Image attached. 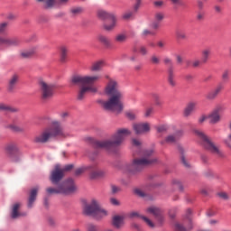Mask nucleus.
Returning a JSON list of instances; mask_svg holds the SVG:
<instances>
[{
  "instance_id": "56",
  "label": "nucleus",
  "mask_w": 231,
  "mask_h": 231,
  "mask_svg": "<svg viewBox=\"0 0 231 231\" xmlns=\"http://www.w3.org/2000/svg\"><path fill=\"white\" fill-rule=\"evenodd\" d=\"M111 189H112V194H118V192H122V188L116 185H113Z\"/></svg>"
},
{
  "instance_id": "18",
  "label": "nucleus",
  "mask_w": 231,
  "mask_h": 231,
  "mask_svg": "<svg viewBox=\"0 0 231 231\" xmlns=\"http://www.w3.org/2000/svg\"><path fill=\"white\" fill-rule=\"evenodd\" d=\"M37 194H39V188H33L30 190L27 200L28 208H33V203L37 200Z\"/></svg>"
},
{
  "instance_id": "51",
  "label": "nucleus",
  "mask_w": 231,
  "mask_h": 231,
  "mask_svg": "<svg viewBox=\"0 0 231 231\" xmlns=\"http://www.w3.org/2000/svg\"><path fill=\"white\" fill-rule=\"evenodd\" d=\"M9 129H11V131H14V133H23V128L15 125H9Z\"/></svg>"
},
{
  "instance_id": "4",
  "label": "nucleus",
  "mask_w": 231,
  "mask_h": 231,
  "mask_svg": "<svg viewBox=\"0 0 231 231\" xmlns=\"http://www.w3.org/2000/svg\"><path fill=\"white\" fill-rule=\"evenodd\" d=\"M154 151L146 150L143 152V158H135L133 160L132 163L126 166V171L128 172H142L143 169L151 167V165H155L158 162V159L152 156Z\"/></svg>"
},
{
  "instance_id": "50",
  "label": "nucleus",
  "mask_w": 231,
  "mask_h": 231,
  "mask_svg": "<svg viewBox=\"0 0 231 231\" xmlns=\"http://www.w3.org/2000/svg\"><path fill=\"white\" fill-rule=\"evenodd\" d=\"M148 35H156V32L149 30V29H144L142 32L143 37H148Z\"/></svg>"
},
{
  "instance_id": "7",
  "label": "nucleus",
  "mask_w": 231,
  "mask_h": 231,
  "mask_svg": "<svg viewBox=\"0 0 231 231\" xmlns=\"http://www.w3.org/2000/svg\"><path fill=\"white\" fill-rule=\"evenodd\" d=\"M83 212L86 216H92L96 219H102V217L107 216V210L102 208L100 202L97 199H92L90 203L87 204L84 207Z\"/></svg>"
},
{
  "instance_id": "39",
  "label": "nucleus",
  "mask_w": 231,
  "mask_h": 231,
  "mask_svg": "<svg viewBox=\"0 0 231 231\" xmlns=\"http://www.w3.org/2000/svg\"><path fill=\"white\" fill-rule=\"evenodd\" d=\"M163 63L165 64V66H168V69H174V63H172V59L169 58V57H165L163 59Z\"/></svg>"
},
{
  "instance_id": "34",
  "label": "nucleus",
  "mask_w": 231,
  "mask_h": 231,
  "mask_svg": "<svg viewBox=\"0 0 231 231\" xmlns=\"http://www.w3.org/2000/svg\"><path fill=\"white\" fill-rule=\"evenodd\" d=\"M97 41L101 42V44H104V46H110L111 42L109 41V38L104 34L97 35Z\"/></svg>"
},
{
  "instance_id": "19",
  "label": "nucleus",
  "mask_w": 231,
  "mask_h": 231,
  "mask_svg": "<svg viewBox=\"0 0 231 231\" xmlns=\"http://www.w3.org/2000/svg\"><path fill=\"white\" fill-rule=\"evenodd\" d=\"M146 212L148 214H152V216H154V217L160 222L163 221V217L162 216V209H160V208L151 206L146 209Z\"/></svg>"
},
{
  "instance_id": "13",
  "label": "nucleus",
  "mask_w": 231,
  "mask_h": 231,
  "mask_svg": "<svg viewBox=\"0 0 231 231\" xmlns=\"http://www.w3.org/2000/svg\"><path fill=\"white\" fill-rule=\"evenodd\" d=\"M133 129L135 134H145L151 131V125L149 123H135L133 125Z\"/></svg>"
},
{
  "instance_id": "24",
  "label": "nucleus",
  "mask_w": 231,
  "mask_h": 231,
  "mask_svg": "<svg viewBox=\"0 0 231 231\" xmlns=\"http://www.w3.org/2000/svg\"><path fill=\"white\" fill-rule=\"evenodd\" d=\"M62 180H64V174H51L50 176V181L52 183V185H60Z\"/></svg>"
},
{
  "instance_id": "60",
  "label": "nucleus",
  "mask_w": 231,
  "mask_h": 231,
  "mask_svg": "<svg viewBox=\"0 0 231 231\" xmlns=\"http://www.w3.org/2000/svg\"><path fill=\"white\" fill-rule=\"evenodd\" d=\"M173 185H176L179 188V190H183V185L178 180H173Z\"/></svg>"
},
{
  "instance_id": "59",
  "label": "nucleus",
  "mask_w": 231,
  "mask_h": 231,
  "mask_svg": "<svg viewBox=\"0 0 231 231\" xmlns=\"http://www.w3.org/2000/svg\"><path fill=\"white\" fill-rule=\"evenodd\" d=\"M150 26L152 30H158V28H160V22H156L155 20L151 23Z\"/></svg>"
},
{
  "instance_id": "9",
  "label": "nucleus",
  "mask_w": 231,
  "mask_h": 231,
  "mask_svg": "<svg viewBox=\"0 0 231 231\" xmlns=\"http://www.w3.org/2000/svg\"><path fill=\"white\" fill-rule=\"evenodd\" d=\"M5 154L13 163H19L23 160V152L15 143H9L5 146Z\"/></svg>"
},
{
  "instance_id": "40",
  "label": "nucleus",
  "mask_w": 231,
  "mask_h": 231,
  "mask_svg": "<svg viewBox=\"0 0 231 231\" xmlns=\"http://www.w3.org/2000/svg\"><path fill=\"white\" fill-rule=\"evenodd\" d=\"M133 182V177L128 175L121 180L122 185H125V187H127L129 184Z\"/></svg>"
},
{
  "instance_id": "21",
  "label": "nucleus",
  "mask_w": 231,
  "mask_h": 231,
  "mask_svg": "<svg viewBox=\"0 0 231 231\" xmlns=\"http://www.w3.org/2000/svg\"><path fill=\"white\" fill-rule=\"evenodd\" d=\"M177 149H178L179 152L180 153L181 163L184 165V167H186V169H190V163L185 157V148H183V146H181V144H178Z\"/></svg>"
},
{
  "instance_id": "46",
  "label": "nucleus",
  "mask_w": 231,
  "mask_h": 231,
  "mask_svg": "<svg viewBox=\"0 0 231 231\" xmlns=\"http://www.w3.org/2000/svg\"><path fill=\"white\" fill-rule=\"evenodd\" d=\"M132 145L135 147V149H142V141L136 138L132 139Z\"/></svg>"
},
{
  "instance_id": "54",
  "label": "nucleus",
  "mask_w": 231,
  "mask_h": 231,
  "mask_svg": "<svg viewBox=\"0 0 231 231\" xmlns=\"http://www.w3.org/2000/svg\"><path fill=\"white\" fill-rule=\"evenodd\" d=\"M133 17V11H128L124 13L123 14V19H125V21H127L128 19Z\"/></svg>"
},
{
  "instance_id": "5",
  "label": "nucleus",
  "mask_w": 231,
  "mask_h": 231,
  "mask_svg": "<svg viewBox=\"0 0 231 231\" xmlns=\"http://www.w3.org/2000/svg\"><path fill=\"white\" fill-rule=\"evenodd\" d=\"M53 136H63L64 138L68 136L59 121H52L51 128H46L36 134L33 138V142L34 143H48L50 139L53 138Z\"/></svg>"
},
{
  "instance_id": "55",
  "label": "nucleus",
  "mask_w": 231,
  "mask_h": 231,
  "mask_svg": "<svg viewBox=\"0 0 231 231\" xmlns=\"http://www.w3.org/2000/svg\"><path fill=\"white\" fill-rule=\"evenodd\" d=\"M125 116L128 120H134L136 118V115L134 112H126Z\"/></svg>"
},
{
  "instance_id": "47",
  "label": "nucleus",
  "mask_w": 231,
  "mask_h": 231,
  "mask_svg": "<svg viewBox=\"0 0 231 231\" xmlns=\"http://www.w3.org/2000/svg\"><path fill=\"white\" fill-rule=\"evenodd\" d=\"M151 63L154 64L155 66H158V64H160L161 60H160V57H158L156 54H153L151 56L150 58Z\"/></svg>"
},
{
  "instance_id": "38",
  "label": "nucleus",
  "mask_w": 231,
  "mask_h": 231,
  "mask_svg": "<svg viewBox=\"0 0 231 231\" xmlns=\"http://www.w3.org/2000/svg\"><path fill=\"white\" fill-rule=\"evenodd\" d=\"M138 51L143 57H145V55H149V49L145 45L139 46Z\"/></svg>"
},
{
  "instance_id": "58",
  "label": "nucleus",
  "mask_w": 231,
  "mask_h": 231,
  "mask_svg": "<svg viewBox=\"0 0 231 231\" xmlns=\"http://www.w3.org/2000/svg\"><path fill=\"white\" fill-rule=\"evenodd\" d=\"M178 39H187V34H185V32H181V31H178L176 33Z\"/></svg>"
},
{
  "instance_id": "37",
  "label": "nucleus",
  "mask_w": 231,
  "mask_h": 231,
  "mask_svg": "<svg viewBox=\"0 0 231 231\" xmlns=\"http://www.w3.org/2000/svg\"><path fill=\"white\" fill-rule=\"evenodd\" d=\"M37 51L36 48H32L30 51H24L21 53L22 57H23V59H28V57H32V55H33L35 53V51Z\"/></svg>"
},
{
  "instance_id": "6",
  "label": "nucleus",
  "mask_w": 231,
  "mask_h": 231,
  "mask_svg": "<svg viewBox=\"0 0 231 231\" xmlns=\"http://www.w3.org/2000/svg\"><path fill=\"white\" fill-rule=\"evenodd\" d=\"M193 133L195 136H197V138L201 140L202 145L204 149H206V151H208V152H211V154H214L215 156H217V158H226V155H225V152H223V150H221V147L217 145L216 143L212 142V140L208 138V136H207V134L203 133V131L194 129Z\"/></svg>"
},
{
  "instance_id": "8",
  "label": "nucleus",
  "mask_w": 231,
  "mask_h": 231,
  "mask_svg": "<svg viewBox=\"0 0 231 231\" xmlns=\"http://www.w3.org/2000/svg\"><path fill=\"white\" fill-rule=\"evenodd\" d=\"M40 97L43 102H48L53 98L57 87L53 83H49L44 80L39 81Z\"/></svg>"
},
{
  "instance_id": "63",
  "label": "nucleus",
  "mask_w": 231,
  "mask_h": 231,
  "mask_svg": "<svg viewBox=\"0 0 231 231\" xmlns=\"http://www.w3.org/2000/svg\"><path fill=\"white\" fill-rule=\"evenodd\" d=\"M165 131H167V127L165 125H161L157 127L158 133H165Z\"/></svg>"
},
{
  "instance_id": "35",
  "label": "nucleus",
  "mask_w": 231,
  "mask_h": 231,
  "mask_svg": "<svg viewBox=\"0 0 231 231\" xmlns=\"http://www.w3.org/2000/svg\"><path fill=\"white\" fill-rule=\"evenodd\" d=\"M0 111H8L9 113H17L18 109L11 106L0 104Z\"/></svg>"
},
{
  "instance_id": "17",
  "label": "nucleus",
  "mask_w": 231,
  "mask_h": 231,
  "mask_svg": "<svg viewBox=\"0 0 231 231\" xmlns=\"http://www.w3.org/2000/svg\"><path fill=\"white\" fill-rule=\"evenodd\" d=\"M128 217H130V219L141 217V219L144 220V222L146 223V225H148V226H150V228H154V223H152V221H151V219H149L148 217L140 215V212L138 211H131L130 213H128Z\"/></svg>"
},
{
  "instance_id": "1",
  "label": "nucleus",
  "mask_w": 231,
  "mask_h": 231,
  "mask_svg": "<svg viewBox=\"0 0 231 231\" xmlns=\"http://www.w3.org/2000/svg\"><path fill=\"white\" fill-rule=\"evenodd\" d=\"M107 82L105 86V95L108 97V100L99 99L97 102L106 111H111L120 115L124 111V92L120 89L118 80L106 77Z\"/></svg>"
},
{
  "instance_id": "11",
  "label": "nucleus",
  "mask_w": 231,
  "mask_h": 231,
  "mask_svg": "<svg viewBox=\"0 0 231 231\" xmlns=\"http://www.w3.org/2000/svg\"><path fill=\"white\" fill-rule=\"evenodd\" d=\"M60 187L63 196H71V194H76V192H79V186H77V182H75L73 178H69L63 180L60 184Z\"/></svg>"
},
{
  "instance_id": "62",
  "label": "nucleus",
  "mask_w": 231,
  "mask_h": 231,
  "mask_svg": "<svg viewBox=\"0 0 231 231\" xmlns=\"http://www.w3.org/2000/svg\"><path fill=\"white\" fill-rule=\"evenodd\" d=\"M201 60H195L193 62H192V67L193 68H199V66H201Z\"/></svg>"
},
{
  "instance_id": "64",
  "label": "nucleus",
  "mask_w": 231,
  "mask_h": 231,
  "mask_svg": "<svg viewBox=\"0 0 231 231\" xmlns=\"http://www.w3.org/2000/svg\"><path fill=\"white\" fill-rule=\"evenodd\" d=\"M207 118H208V116H201L199 118V124H203V122H205L207 120Z\"/></svg>"
},
{
  "instance_id": "36",
  "label": "nucleus",
  "mask_w": 231,
  "mask_h": 231,
  "mask_svg": "<svg viewBox=\"0 0 231 231\" xmlns=\"http://www.w3.org/2000/svg\"><path fill=\"white\" fill-rule=\"evenodd\" d=\"M68 47L62 46L60 48V62H66V60L68 59Z\"/></svg>"
},
{
  "instance_id": "25",
  "label": "nucleus",
  "mask_w": 231,
  "mask_h": 231,
  "mask_svg": "<svg viewBox=\"0 0 231 231\" xmlns=\"http://www.w3.org/2000/svg\"><path fill=\"white\" fill-rule=\"evenodd\" d=\"M196 106H198L196 102H189L184 109V116H190L191 113L196 111Z\"/></svg>"
},
{
  "instance_id": "16",
  "label": "nucleus",
  "mask_w": 231,
  "mask_h": 231,
  "mask_svg": "<svg viewBox=\"0 0 231 231\" xmlns=\"http://www.w3.org/2000/svg\"><path fill=\"white\" fill-rule=\"evenodd\" d=\"M225 89V87L219 83L215 89L209 91L206 95L207 100H216L217 97L219 96V93H221V90Z\"/></svg>"
},
{
  "instance_id": "2",
  "label": "nucleus",
  "mask_w": 231,
  "mask_h": 231,
  "mask_svg": "<svg viewBox=\"0 0 231 231\" xmlns=\"http://www.w3.org/2000/svg\"><path fill=\"white\" fill-rule=\"evenodd\" d=\"M129 135H131V130L127 128H120L111 136V139L104 141L92 140V144L94 149L115 151L116 147L122 145L124 140H125V136Z\"/></svg>"
},
{
  "instance_id": "42",
  "label": "nucleus",
  "mask_w": 231,
  "mask_h": 231,
  "mask_svg": "<svg viewBox=\"0 0 231 231\" xmlns=\"http://www.w3.org/2000/svg\"><path fill=\"white\" fill-rule=\"evenodd\" d=\"M154 19L157 23H162V21H163V19H165V14H163L162 12H158L154 14Z\"/></svg>"
},
{
  "instance_id": "14",
  "label": "nucleus",
  "mask_w": 231,
  "mask_h": 231,
  "mask_svg": "<svg viewBox=\"0 0 231 231\" xmlns=\"http://www.w3.org/2000/svg\"><path fill=\"white\" fill-rule=\"evenodd\" d=\"M73 169H75V165L73 164H67L62 167L60 164H56L51 171V174H64V172H71Z\"/></svg>"
},
{
  "instance_id": "33",
  "label": "nucleus",
  "mask_w": 231,
  "mask_h": 231,
  "mask_svg": "<svg viewBox=\"0 0 231 231\" xmlns=\"http://www.w3.org/2000/svg\"><path fill=\"white\" fill-rule=\"evenodd\" d=\"M57 5V0H44L43 8L45 10H51Z\"/></svg>"
},
{
  "instance_id": "28",
  "label": "nucleus",
  "mask_w": 231,
  "mask_h": 231,
  "mask_svg": "<svg viewBox=\"0 0 231 231\" xmlns=\"http://www.w3.org/2000/svg\"><path fill=\"white\" fill-rule=\"evenodd\" d=\"M46 193L48 196H53V194H62L60 185H58L56 187H48L46 189Z\"/></svg>"
},
{
  "instance_id": "48",
  "label": "nucleus",
  "mask_w": 231,
  "mask_h": 231,
  "mask_svg": "<svg viewBox=\"0 0 231 231\" xmlns=\"http://www.w3.org/2000/svg\"><path fill=\"white\" fill-rule=\"evenodd\" d=\"M82 12H83L82 7H74L70 9V13L72 15H80Z\"/></svg>"
},
{
  "instance_id": "26",
  "label": "nucleus",
  "mask_w": 231,
  "mask_h": 231,
  "mask_svg": "<svg viewBox=\"0 0 231 231\" xmlns=\"http://www.w3.org/2000/svg\"><path fill=\"white\" fill-rule=\"evenodd\" d=\"M19 42V40L13 38V39H5L0 36V44H5V46H15Z\"/></svg>"
},
{
  "instance_id": "61",
  "label": "nucleus",
  "mask_w": 231,
  "mask_h": 231,
  "mask_svg": "<svg viewBox=\"0 0 231 231\" xmlns=\"http://www.w3.org/2000/svg\"><path fill=\"white\" fill-rule=\"evenodd\" d=\"M134 193L137 196H140L141 198H143V196H145V193L143 192V190L140 189H134Z\"/></svg>"
},
{
  "instance_id": "27",
  "label": "nucleus",
  "mask_w": 231,
  "mask_h": 231,
  "mask_svg": "<svg viewBox=\"0 0 231 231\" xmlns=\"http://www.w3.org/2000/svg\"><path fill=\"white\" fill-rule=\"evenodd\" d=\"M208 118L209 119V124H219L221 122V115L213 111L208 115Z\"/></svg>"
},
{
  "instance_id": "57",
  "label": "nucleus",
  "mask_w": 231,
  "mask_h": 231,
  "mask_svg": "<svg viewBox=\"0 0 231 231\" xmlns=\"http://www.w3.org/2000/svg\"><path fill=\"white\" fill-rule=\"evenodd\" d=\"M218 197H220L221 199H225V200L230 199V195H228V193L226 192H219Z\"/></svg>"
},
{
  "instance_id": "22",
  "label": "nucleus",
  "mask_w": 231,
  "mask_h": 231,
  "mask_svg": "<svg viewBox=\"0 0 231 231\" xmlns=\"http://www.w3.org/2000/svg\"><path fill=\"white\" fill-rule=\"evenodd\" d=\"M124 219L125 217L124 216L116 215L112 218V225L115 228H122L124 226Z\"/></svg>"
},
{
  "instance_id": "44",
  "label": "nucleus",
  "mask_w": 231,
  "mask_h": 231,
  "mask_svg": "<svg viewBox=\"0 0 231 231\" xmlns=\"http://www.w3.org/2000/svg\"><path fill=\"white\" fill-rule=\"evenodd\" d=\"M225 111V106L223 105H217L215 108L213 109V112L217 115H221Z\"/></svg>"
},
{
  "instance_id": "53",
  "label": "nucleus",
  "mask_w": 231,
  "mask_h": 231,
  "mask_svg": "<svg viewBox=\"0 0 231 231\" xmlns=\"http://www.w3.org/2000/svg\"><path fill=\"white\" fill-rule=\"evenodd\" d=\"M87 231H98V226L95 224H88L87 226Z\"/></svg>"
},
{
  "instance_id": "15",
  "label": "nucleus",
  "mask_w": 231,
  "mask_h": 231,
  "mask_svg": "<svg viewBox=\"0 0 231 231\" xmlns=\"http://www.w3.org/2000/svg\"><path fill=\"white\" fill-rule=\"evenodd\" d=\"M19 84V75L14 74L8 80L7 83V91L8 93H14Z\"/></svg>"
},
{
  "instance_id": "10",
  "label": "nucleus",
  "mask_w": 231,
  "mask_h": 231,
  "mask_svg": "<svg viewBox=\"0 0 231 231\" xmlns=\"http://www.w3.org/2000/svg\"><path fill=\"white\" fill-rule=\"evenodd\" d=\"M97 17L99 19H102V21H110L111 23H107V22H105L103 24L104 30L106 32H113L115 28L116 27V16L113 13H108L105 10H98L97 11Z\"/></svg>"
},
{
  "instance_id": "41",
  "label": "nucleus",
  "mask_w": 231,
  "mask_h": 231,
  "mask_svg": "<svg viewBox=\"0 0 231 231\" xmlns=\"http://www.w3.org/2000/svg\"><path fill=\"white\" fill-rule=\"evenodd\" d=\"M7 30H8V23L7 22L0 23V35H5Z\"/></svg>"
},
{
  "instance_id": "32",
  "label": "nucleus",
  "mask_w": 231,
  "mask_h": 231,
  "mask_svg": "<svg viewBox=\"0 0 231 231\" xmlns=\"http://www.w3.org/2000/svg\"><path fill=\"white\" fill-rule=\"evenodd\" d=\"M102 68H104V61L103 60L96 61L90 67V71H101Z\"/></svg>"
},
{
  "instance_id": "3",
  "label": "nucleus",
  "mask_w": 231,
  "mask_h": 231,
  "mask_svg": "<svg viewBox=\"0 0 231 231\" xmlns=\"http://www.w3.org/2000/svg\"><path fill=\"white\" fill-rule=\"evenodd\" d=\"M100 80V75L95 76H74L71 84H81L78 92V100H84L88 93H97L98 89L93 84Z\"/></svg>"
},
{
  "instance_id": "49",
  "label": "nucleus",
  "mask_w": 231,
  "mask_h": 231,
  "mask_svg": "<svg viewBox=\"0 0 231 231\" xmlns=\"http://www.w3.org/2000/svg\"><path fill=\"white\" fill-rule=\"evenodd\" d=\"M222 80L224 82H228V80H230V71L224 70V72L222 73Z\"/></svg>"
},
{
  "instance_id": "52",
  "label": "nucleus",
  "mask_w": 231,
  "mask_h": 231,
  "mask_svg": "<svg viewBox=\"0 0 231 231\" xmlns=\"http://www.w3.org/2000/svg\"><path fill=\"white\" fill-rule=\"evenodd\" d=\"M154 113V108L153 107H148L145 109L144 112V116L146 118H149V116H151V115H152Z\"/></svg>"
},
{
  "instance_id": "31",
  "label": "nucleus",
  "mask_w": 231,
  "mask_h": 231,
  "mask_svg": "<svg viewBox=\"0 0 231 231\" xmlns=\"http://www.w3.org/2000/svg\"><path fill=\"white\" fill-rule=\"evenodd\" d=\"M93 169L94 168L91 165L80 166L75 170V174H84V172H90V171H93Z\"/></svg>"
},
{
  "instance_id": "23",
  "label": "nucleus",
  "mask_w": 231,
  "mask_h": 231,
  "mask_svg": "<svg viewBox=\"0 0 231 231\" xmlns=\"http://www.w3.org/2000/svg\"><path fill=\"white\" fill-rule=\"evenodd\" d=\"M183 134V130H178L174 134L168 135L165 139L166 143H174Z\"/></svg>"
},
{
  "instance_id": "20",
  "label": "nucleus",
  "mask_w": 231,
  "mask_h": 231,
  "mask_svg": "<svg viewBox=\"0 0 231 231\" xmlns=\"http://www.w3.org/2000/svg\"><path fill=\"white\" fill-rule=\"evenodd\" d=\"M167 80L170 88H176V86H178V82L176 81V74H174V69H168Z\"/></svg>"
},
{
  "instance_id": "30",
  "label": "nucleus",
  "mask_w": 231,
  "mask_h": 231,
  "mask_svg": "<svg viewBox=\"0 0 231 231\" xmlns=\"http://www.w3.org/2000/svg\"><path fill=\"white\" fill-rule=\"evenodd\" d=\"M212 53V50L210 49H204L201 52L202 58V64H207L208 62V59L210 58V54Z\"/></svg>"
},
{
  "instance_id": "43",
  "label": "nucleus",
  "mask_w": 231,
  "mask_h": 231,
  "mask_svg": "<svg viewBox=\"0 0 231 231\" xmlns=\"http://www.w3.org/2000/svg\"><path fill=\"white\" fill-rule=\"evenodd\" d=\"M102 178H104V175L102 174H90L88 176V180L91 181H98L99 180H102Z\"/></svg>"
},
{
  "instance_id": "12",
  "label": "nucleus",
  "mask_w": 231,
  "mask_h": 231,
  "mask_svg": "<svg viewBox=\"0 0 231 231\" xmlns=\"http://www.w3.org/2000/svg\"><path fill=\"white\" fill-rule=\"evenodd\" d=\"M190 214H192V210L188 209L186 213V219L183 224L180 222H176L174 225V228L176 231H190L193 228L192 226V218L190 217Z\"/></svg>"
},
{
  "instance_id": "45",
  "label": "nucleus",
  "mask_w": 231,
  "mask_h": 231,
  "mask_svg": "<svg viewBox=\"0 0 231 231\" xmlns=\"http://www.w3.org/2000/svg\"><path fill=\"white\" fill-rule=\"evenodd\" d=\"M116 42H125V41H127V35L124 33L117 34L116 36Z\"/></svg>"
},
{
  "instance_id": "29",
  "label": "nucleus",
  "mask_w": 231,
  "mask_h": 231,
  "mask_svg": "<svg viewBox=\"0 0 231 231\" xmlns=\"http://www.w3.org/2000/svg\"><path fill=\"white\" fill-rule=\"evenodd\" d=\"M21 207V204L16 203L13 206L12 213H11V217L12 219H17V217H21V213H19V208Z\"/></svg>"
}]
</instances>
